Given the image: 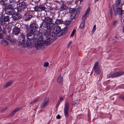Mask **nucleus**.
<instances>
[{
	"label": "nucleus",
	"instance_id": "obj_45",
	"mask_svg": "<svg viewBox=\"0 0 124 124\" xmlns=\"http://www.w3.org/2000/svg\"><path fill=\"white\" fill-rule=\"evenodd\" d=\"M118 21L117 20L114 21L112 23L113 25V26H115L117 23Z\"/></svg>",
	"mask_w": 124,
	"mask_h": 124
},
{
	"label": "nucleus",
	"instance_id": "obj_12",
	"mask_svg": "<svg viewBox=\"0 0 124 124\" xmlns=\"http://www.w3.org/2000/svg\"><path fill=\"white\" fill-rule=\"evenodd\" d=\"M49 100V99L48 97H47L44 99L40 105V108H42L45 107L48 104Z\"/></svg>",
	"mask_w": 124,
	"mask_h": 124
},
{
	"label": "nucleus",
	"instance_id": "obj_55",
	"mask_svg": "<svg viewBox=\"0 0 124 124\" xmlns=\"http://www.w3.org/2000/svg\"><path fill=\"white\" fill-rule=\"evenodd\" d=\"M71 42H69L68 44V47H69L71 45Z\"/></svg>",
	"mask_w": 124,
	"mask_h": 124
},
{
	"label": "nucleus",
	"instance_id": "obj_7",
	"mask_svg": "<svg viewBox=\"0 0 124 124\" xmlns=\"http://www.w3.org/2000/svg\"><path fill=\"white\" fill-rule=\"evenodd\" d=\"M114 5H113V8L114 10L115 15L116 16L118 15L120 16L124 15L123 16H124V10H123L122 8L117 7V8L115 10L114 7Z\"/></svg>",
	"mask_w": 124,
	"mask_h": 124
},
{
	"label": "nucleus",
	"instance_id": "obj_30",
	"mask_svg": "<svg viewBox=\"0 0 124 124\" xmlns=\"http://www.w3.org/2000/svg\"><path fill=\"white\" fill-rule=\"evenodd\" d=\"M39 6L41 12L44 11L46 12V9H47V8H46L41 5H39Z\"/></svg>",
	"mask_w": 124,
	"mask_h": 124
},
{
	"label": "nucleus",
	"instance_id": "obj_1",
	"mask_svg": "<svg viewBox=\"0 0 124 124\" xmlns=\"http://www.w3.org/2000/svg\"><path fill=\"white\" fill-rule=\"evenodd\" d=\"M47 35H44V36H39L40 39V36L43 37V43L46 45H49L51 43V41L53 42L54 40L55 39L56 34L54 32L50 33L47 34ZM42 37H41V38Z\"/></svg>",
	"mask_w": 124,
	"mask_h": 124
},
{
	"label": "nucleus",
	"instance_id": "obj_29",
	"mask_svg": "<svg viewBox=\"0 0 124 124\" xmlns=\"http://www.w3.org/2000/svg\"><path fill=\"white\" fill-rule=\"evenodd\" d=\"M67 6H65L64 4H63L60 8L61 10L62 11L65 10L67 9Z\"/></svg>",
	"mask_w": 124,
	"mask_h": 124
},
{
	"label": "nucleus",
	"instance_id": "obj_51",
	"mask_svg": "<svg viewBox=\"0 0 124 124\" xmlns=\"http://www.w3.org/2000/svg\"><path fill=\"white\" fill-rule=\"evenodd\" d=\"M3 34L0 33V39H1L3 38Z\"/></svg>",
	"mask_w": 124,
	"mask_h": 124
},
{
	"label": "nucleus",
	"instance_id": "obj_26",
	"mask_svg": "<svg viewBox=\"0 0 124 124\" xmlns=\"http://www.w3.org/2000/svg\"><path fill=\"white\" fill-rule=\"evenodd\" d=\"M116 77H119L124 74V71H119L116 72Z\"/></svg>",
	"mask_w": 124,
	"mask_h": 124
},
{
	"label": "nucleus",
	"instance_id": "obj_60",
	"mask_svg": "<svg viewBox=\"0 0 124 124\" xmlns=\"http://www.w3.org/2000/svg\"><path fill=\"white\" fill-rule=\"evenodd\" d=\"M1 26H0V32H1Z\"/></svg>",
	"mask_w": 124,
	"mask_h": 124
},
{
	"label": "nucleus",
	"instance_id": "obj_61",
	"mask_svg": "<svg viewBox=\"0 0 124 124\" xmlns=\"http://www.w3.org/2000/svg\"><path fill=\"white\" fill-rule=\"evenodd\" d=\"M73 95V93L72 94H71V95H70V97L72 96Z\"/></svg>",
	"mask_w": 124,
	"mask_h": 124
},
{
	"label": "nucleus",
	"instance_id": "obj_18",
	"mask_svg": "<svg viewBox=\"0 0 124 124\" xmlns=\"http://www.w3.org/2000/svg\"><path fill=\"white\" fill-rule=\"evenodd\" d=\"M25 35L23 33H20V39L19 42H21L22 44H23L25 42Z\"/></svg>",
	"mask_w": 124,
	"mask_h": 124
},
{
	"label": "nucleus",
	"instance_id": "obj_36",
	"mask_svg": "<svg viewBox=\"0 0 124 124\" xmlns=\"http://www.w3.org/2000/svg\"><path fill=\"white\" fill-rule=\"evenodd\" d=\"M88 15L85 13V14L83 15L82 17V20H85V19L87 17V16Z\"/></svg>",
	"mask_w": 124,
	"mask_h": 124
},
{
	"label": "nucleus",
	"instance_id": "obj_33",
	"mask_svg": "<svg viewBox=\"0 0 124 124\" xmlns=\"http://www.w3.org/2000/svg\"><path fill=\"white\" fill-rule=\"evenodd\" d=\"M6 39L10 42H13V40L10 36L9 35H7L6 37Z\"/></svg>",
	"mask_w": 124,
	"mask_h": 124
},
{
	"label": "nucleus",
	"instance_id": "obj_17",
	"mask_svg": "<svg viewBox=\"0 0 124 124\" xmlns=\"http://www.w3.org/2000/svg\"><path fill=\"white\" fill-rule=\"evenodd\" d=\"M20 28L15 27L13 30L12 34L13 35H17L20 32Z\"/></svg>",
	"mask_w": 124,
	"mask_h": 124
},
{
	"label": "nucleus",
	"instance_id": "obj_42",
	"mask_svg": "<svg viewBox=\"0 0 124 124\" xmlns=\"http://www.w3.org/2000/svg\"><path fill=\"white\" fill-rule=\"evenodd\" d=\"M49 63L48 62H45L43 65L45 67H46L48 66Z\"/></svg>",
	"mask_w": 124,
	"mask_h": 124
},
{
	"label": "nucleus",
	"instance_id": "obj_8",
	"mask_svg": "<svg viewBox=\"0 0 124 124\" xmlns=\"http://www.w3.org/2000/svg\"><path fill=\"white\" fill-rule=\"evenodd\" d=\"M93 69L94 72L97 74H100L101 70L99 66V63L98 62H96L94 64L93 67Z\"/></svg>",
	"mask_w": 124,
	"mask_h": 124
},
{
	"label": "nucleus",
	"instance_id": "obj_23",
	"mask_svg": "<svg viewBox=\"0 0 124 124\" xmlns=\"http://www.w3.org/2000/svg\"><path fill=\"white\" fill-rule=\"evenodd\" d=\"M1 43L2 45L4 46H6L8 45V42L7 41L4 39L1 40Z\"/></svg>",
	"mask_w": 124,
	"mask_h": 124
},
{
	"label": "nucleus",
	"instance_id": "obj_27",
	"mask_svg": "<svg viewBox=\"0 0 124 124\" xmlns=\"http://www.w3.org/2000/svg\"><path fill=\"white\" fill-rule=\"evenodd\" d=\"M85 25V20H82L79 26L80 28L82 29H84Z\"/></svg>",
	"mask_w": 124,
	"mask_h": 124
},
{
	"label": "nucleus",
	"instance_id": "obj_62",
	"mask_svg": "<svg viewBox=\"0 0 124 124\" xmlns=\"http://www.w3.org/2000/svg\"><path fill=\"white\" fill-rule=\"evenodd\" d=\"M115 38H116H116H117V36H115Z\"/></svg>",
	"mask_w": 124,
	"mask_h": 124
},
{
	"label": "nucleus",
	"instance_id": "obj_21",
	"mask_svg": "<svg viewBox=\"0 0 124 124\" xmlns=\"http://www.w3.org/2000/svg\"><path fill=\"white\" fill-rule=\"evenodd\" d=\"M33 17L31 15L25 14L24 16V20L26 21H29Z\"/></svg>",
	"mask_w": 124,
	"mask_h": 124
},
{
	"label": "nucleus",
	"instance_id": "obj_16",
	"mask_svg": "<svg viewBox=\"0 0 124 124\" xmlns=\"http://www.w3.org/2000/svg\"><path fill=\"white\" fill-rule=\"evenodd\" d=\"M113 15L112 8L110 6H109L108 14V18L109 20H112L113 18Z\"/></svg>",
	"mask_w": 124,
	"mask_h": 124
},
{
	"label": "nucleus",
	"instance_id": "obj_44",
	"mask_svg": "<svg viewBox=\"0 0 124 124\" xmlns=\"http://www.w3.org/2000/svg\"><path fill=\"white\" fill-rule=\"evenodd\" d=\"M16 0H9V2L11 3H15L16 2Z\"/></svg>",
	"mask_w": 124,
	"mask_h": 124
},
{
	"label": "nucleus",
	"instance_id": "obj_54",
	"mask_svg": "<svg viewBox=\"0 0 124 124\" xmlns=\"http://www.w3.org/2000/svg\"><path fill=\"white\" fill-rule=\"evenodd\" d=\"M112 41L113 42L116 43V42H117V41L115 39H112Z\"/></svg>",
	"mask_w": 124,
	"mask_h": 124
},
{
	"label": "nucleus",
	"instance_id": "obj_49",
	"mask_svg": "<svg viewBox=\"0 0 124 124\" xmlns=\"http://www.w3.org/2000/svg\"><path fill=\"white\" fill-rule=\"evenodd\" d=\"M83 0H76L75 3L76 4L78 3V1H80V3Z\"/></svg>",
	"mask_w": 124,
	"mask_h": 124
},
{
	"label": "nucleus",
	"instance_id": "obj_3",
	"mask_svg": "<svg viewBox=\"0 0 124 124\" xmlns=\"http://www.w3.org/2000/svg\"><path fill=\"white\" fill-rule=\"evenodd\" d=\"M27 32V39L29 40H32L34 38L36 39H39V41H41L43 40V37L40 36V32L39 31H37V34L36 33L34 32V33H33V32H31L30 31Z\"/></svg>",
	"mask_w": 124,
	"mask_h": 124
},
{
	"label": "nucleus",
	"instance_id": "obj_2",
	"mask_svg": "<svg viewBox=\"0 0 124 124\" xmlns=\"http://www.w3.org/2000/svg\"><path fill=\"white\" fill-rule=\"evenodd\" d=\"M48 26L47 24L44 22L40 24L39 29L41 31V33L44 35H47L48 34L51 33V31L52 29L49 27H50Z\"/></svg>",
	"mask_w": 124,
	"mask_h": 124
},
{
	"label": "nucleus",
	"instance_id": "obj_31",
	"mask_svg": "<svg viewBox=\"0 0 124 124\" xmlns=\"http://www.w3.org/2000/svg\"><path fill=\"white\" fill-rule=\"evenodd\" d=\"M121 2V0H116V3L114 5H116V7H118L120 4Z\"/></svg>",
	"mask_w": 124,
	"mask_h": 124
},
{
	"label": "nucleus",
	"instance_id": "obj_50",
	"mask_svg": "<svg viewBox=\"0 0 124 124\" xmlns=\"http://www.w3.org/2000/svg\"><path fill=\"white\" fill-rule=\"evenodd\" d=\"M38 100L37 99H35V100H33V101H31L30 103L31 104L37 101Z\"/></svg>",
	"mask_w": 124,
	"mask_h": 124
},
{
	"label": "nucleus",
	"instance_id": "obj_25",
	"mask_svg": "<svg viewBox=\"0 0 124 124\" xmlns=\"http://www.w3.org/2000/svg\"><path fill=\"white\" fill-rule=\"evenodd\" d=\"M63 21L62 19H57L55 22V24H60L62 23Z\"/></svg>",
	"mask_w": 124,
	"mask_h": 124
},
{
	"label": "nucleus",
	"instance_id": "obj_34",
	"mask_svg": "<svg viewBox=\"0 0 124 124\" xmlns=\"http://www.w3.org/2000/svg\"><path fill=\"white\" fill-rule=\"evenodd\" d=\"M8 3L3 2L2 4L3 6H5L6 8H7L9 6V5H8Z\"/></svg>",
	"mask_w": 124,
	"mask_h": 124
},
{
	"label": "nucleus",
	"instance_id": "obj_46",
	"mask_svg": "<svg viewBox=\"0 0 124 124\" xmlns=\"http://www.w3.org/2000/svg\"><path fill=\"white\" fill-rule=\"evenodd\" d=\"M1 32L5 35H6L7 33V32L6 31L5 29H4L2 30Z\"/></svg>",
	"mask_w": 124,
	"mask_h": 124
},
{
	"label": "nucleus",
	"instance_id": "obj_64",
	"mask_svg": "<svg viewBox=\"0 0 124 124\" xmlns=\"http://www.w3.org/2000/svg\"><path fill=\"white\" fill-rule=\"evenodd\" d=\"M123 22H124V19H123Z\"/></svg>",
	"mask_w": 124,
	"mask_h": 124
},
{
	"label": "nucleus",
	"instance_id": "obj_15",
	"mask_svg": "<svg viewBox=\"0 0 124 124\" xmlns=\"http://www.w3.org/2000/svg\"><path fill=\"white\" fill-rule=\"evenodd\" d=\"M9 20V17L8 16H4L3 15H2L0 16V21L1 23L7 22Z\"/></svg>",
	"mask_w": 124,
	"mask_h": 124
},
{
	"label": "nucleus",
	"instance_id": "obj_53",
	"mask_svg": "<svg viewBox=\"0 0 124 124\" xmlns=\"http://www.w3.org/2000/svg\"><path fill=\"white\" fill-rule=\"evenodd\" d=\"M7 107H6L4 109H3L1 110V111L2 112H4L6 111L7 109Z\"/></svg>",
	"mask_w": 124,
	"mask_h": 124
},
{
	"label": "nucleus",
	"instance_id": "obj_19",
	"mask_svg": "<svg viewBox=\"0 0 124 124\" xmlns=\"http://www.w3.org/2000/svg\"><path fill=\"white\" fill-rule=\"evenodd\" d=\"M35 47L37 49H40L44 48V46L43 44L41 43H37L35 44Z\"/></svg>",
	"mask_w": 124,
	"mask_h": 124
},
{
	"label": "nucleus",
	"instance_id": "obj_6",
	"mask_svg": "<svg viewBox=\"0 0 124 124\" xmlns=\"http://www.w3.org/2000/svg\"><path fill=\"white\" fill-rule=\"evenodd\" d=\"M30 27L31 28V31L34 32L37 34V31H39L37 30L39 29L38 25L37 24L35 23H31L30 25Z\"/></svg>",
	"mask_w": 124,
	"mask_h": 124
},
{
	"label": "nucleus",
	"instance_id": "obj_28",
	"mask_svg": "<svg viewBox=\"0 0 124 124\" xmlns=\"http://www.w3.org/2000/svg\"><path fill=\"white\" fill-rule=\"evenodd\" d=\"M57 81L59 83H62L63 81V78L62 76H60L57 78Z\"/></svg>",
	"mask_w": 124,
	"mask_h": 124
},
{
	"label": "nucleus",
	"instance_id": "obj_59",
	"mask_svg": "<svg viewBox=\"0 0 124 124\" xmlns=\"http://www.w3.org/2000/svg\"><path fill=\"white\" fill-rule=\"evenodd\" d=\"M77 102H74L73 104H72V105H73L74 106L77 103Z\"/></svg>",
	"mask_w": 124,
	"mask_h": 124
},
{
	"label": "nucleus",
	"instance_id": "obj_63",
	"mask_svg": "<svg viewBox=\"0 0 124 124\" xmlns=\"http://www.w3.org/2000/svg\"><path fill=\"white\" fill-rule=\"evenodd\" d=\"M99 0H95V2L97 1H99Z\"/></svg>",
	"mask_w": 124,
	"mask_h": 124
},
{
	"label": "nucleus",
	"instance_id": "obj_47",
	"mask_svg": "<svg viewBox=\"0 0 124 124\" xmlns=\"http://www.w3.org/2000/svg\"><path fill=\"white\" fill-rule=\"evenodd\" d=\"M96 25H95L93 28V29L92 31V32H93V33L96 30Z\"/></svg>",
	"mask_w": 124,
	"mask_h": 124
},
{
	"label": "nucleus",
	"instance_id": "obj_32",
	"mask_svg": "<svg viewBox=\"0 0 124 124\" xmlns=\"http://www.w3.org/2000/svg\"><path fill=\"white\" fill-rule=\"evenodd\" d=\"M25 29H26V31L27 32L31 31V28L29 27L28 25H25Z\"/></svg>",
	"mask_w": 124,
	"mask_h": 124
},
{
	"label": "nucleus",
	"instance_id": "obj_38",
	"mask_svg": "<svg viewBox=\"0 0 124 124\" xmlns=\"http://www.w3.org/2000/svg\"><path fill=\"white\" fill-rule=\"evenodd\" d=\"M76 30L75 29H74L73 30L71 35V37H72L74 36V33L76 32Z\"/></svg>",
	"mask_w": 124,
	"mask_h": 124
},
{
	"label": "nucleus",
	"instance_id": "obj_24",
	"mask_svg": "<svg viewBox=\"0 0 124 124\" xmlns=\"http://www.w3.org/2000/svg\"><path fill=\"white\" fill-rule=\"evenodd\" d=\"M13 82V81H9L8 82L4 85V88H6L10 85Z\"/></svg>",
	"mask_w": 124,
	"mask_h": 124
},
{
	"label": "nucleus",
	"instance_id": "obj_43",
	"mask_svg": "<svg viewBox=\"0 0 124 124\" xmlns=\"http://www.w3.org/2000/svg\"><path fill=\"white\" fill-rule=\"evenodd\" d=\"M26 45L27 46H29L31 45V43L30 41H27L26 42Z\"/></svg>",
	"mask_w": 124,
	"mask_h": 124
},
{
	"label": "nucleus",
	"instance_id": "obj_56",
	"mask_svg": "<svg viewBox=\"0 0 124 124\" xmlns=\"http://www.w3.org/2000/svg\"><path fill=\"white\" fill-rule=\"evenodd\" d=\"M60 99L61 100V101H62L64 99L63 97H61L60 98Z\"/></svg>",
	"mask_w": 124,
	"mask_h": 124
},
{
	"label": "nucleus",
	"instance_id": "obj_13",
	"mask_svg": "<svg viewBox=\"0 0 124 124\" xmlns=\"http://www.w3.org/2000/svg\"><path fill=\"white\" fill-rule=\"evenodd\" d=\"M76 8H70L69 11L71 13L70 16V18L71 19H73L76 18V15L75 14V11Z\"/></svg>",
	"mask_w": 124,
	"mask_h": 124
},
{
	"label": "nucleus",
	"instance_id": "obj_4",
	"mask_svg": "<svg viewBox=\"0 0 124 124\" xmlns=\"http://www.w3.org/2000/svg\"><path fill=\"white\" fill-rule=\"evenodd\" d=\"M41 19L44 23H46L49 26V28H51L52 29L53 28L54 25V22L53 19L49 16H41Z\"/></svg>",
	"mask_w": 124,
	"mask_h": 124
},
{
	"label": "nucleus",
	"instance_id": "obj_57",
	"mask_svg": "<svg viewBox=\"0 0 124 124\" xmlns=\"http://www.w3.org/2000/svg\"><path fill=\"white\" fill-rule=\"evenodd\" d=\"M15 114V113L13 111L11 114V116H13Z\"/></svg>",
	"mask_w": 124,
	"mask_h": 124
},
{
	"label": "nucleus",
	"instance_id": "obj_58",
	"mask_svg": "<svg viewBox=\"0 0 124 124\" xmlns=\"http://www.w3.org/2000/svg\"><path fill=\"white\" fill-rule=\"evenodd\" d=\"M8 0H1L0 1L3 2H5L7 1Z\"/></svg>",
	"mask_w": 124,
	"mask_h": 124
},
{
	"label": "nucleus",
	"instance_id": "obj_22",
	"mask_svg": "<svg viewBox=\"0 0 124 124\" xmlns=\"http://www.w3.org/2000/svg\"><path fill=\"white\" fill-rule=\"evenodd\" d=\"M107 77L108 78H113L116 77V72L112 73L108 75L107 76Z\"/></svg>",
	"mask_w": 124,
	"mask_h": 124
},
{
	"label": "nucleus",
	"instance_id": "obj_52",
	"mask_svg": "<svg viewBox=\"0 0 124 124\" xmlns=\"http://www.w3.org/2000/svg\"><path fill=\"white\" fill-rule=\"evenodd\" d=\"M61 117V116L60 115L58 114L56 116V118L57 119H60Z\"/></svg>",
	"mask_w": 124,
	"mask_h": 124
},
{
	"label": "nucleus",
	"instance_id": "obj_35",
	"mask_svg": "<svg viewBox=\"0 0 124 124\" xmlns=\"http://www.w3.org/2000/svg\"><path fill=\"white\" fill-rule=\"evenodd\" d=\"M80 12L79 11V8H77L76 9V8L75 13V14L76 15V18L77 17L78 15L79 14Z\"/></svg>",
	"mask_w": 124,
	"mask_h": 124
},
{
	"label": "nucleus",
	"instance_id": "obj_14",
	"mask_svg": "<svg viewBox=\"0 0 124 124\" xmlns=\"http://www.w3.org/2000/svg\"><path fill=\"white\" fill-rule=\"evenodd\" d=\"M5 11L6 14L8 15H13L14 12V10L12 8L8 7V8H6L5 10Z\"/></svg>",
	"mask_w": 124,
	"mask_h": 124
},
{
	"label": "nucleus",
	"instance_id": "obj_39",
	"mask_svg": "<svg viewBox=\"0 0 124 124\" xmlns=\"http://www.w3.org/2000/svg\"><path fill=\"white\" fill-rule=\"evenodd\" d=\"M90 11V8L89 7L86 9L85 12V13H86V14L88 15Z\"/></svg>",
	"mask_w": 124,
	"mask_h": 124
},
{
	"label": "nucleus",
	"instance_id": "obj_10",
	"mask_svg": "<svg viewBox=\"0 0 124 124\" xmlns=\"http://www.w3.org/2000/svg\"><path fill=\"white\" fill-rule=\"evenodd\" d=\"M22 16L21 14L19 12H14V14L12 16V18L14 20H17L20 19Z\"/></svg>",
	"mask_w": 124,
	"mask_h": 124
},
{
	"label": "nucleus",
	"instance_id": "obj_37",
	"mask_svg": "<svg viewBox=\"0 0 124 124\" xmlns=\"http://www.w3.org/2000/svg\"><path fill=\"white\" fill-rule=\"evenodd\" d=\"M22 108H17L16 109H14V110H13V111L15 113L16 112H17V111H19L21 109H22Z\"/></svg>",
	"mask_w": 124,
	"mask_h": 124
},
{
	"label": "nucleus",
	"instance_id": "obj_41",
	"mask_svg": "<svg viewBox=\"0 0 124 124\" xmlns=\"http://www.w3.org/2000/svg\"><path fill=\"white\" fill-rule=\"evenodd\" d=\"M71 23V22L70 21H66L65 22V24L66 25H69Z\"/></svg>",
	"mask_w": 124,
	"mask_h": 124
},
{
	"label": "nucleus",
	"instance_id": "obj_48",
	"mask_svg": "<svg viewBox=\"0 0 124 124\" xmlns=\"http://www.w3.org/2000/svg\"><path fill=\"white\" fill-rule=\"evenodd\" d=\"M119 98H121L124 101V96L121 95L119 96Z\"/></svg>",
	"mask_w": 124,
	"mask_h": 124
},
{
	"label": "nucleus",
	"instance_id": "obj_20",
	"mask_svg": "<svg viewBox=\"0 0 124 124\" xmlns=\"http://www.w3.org/2000/svg\"><path fill=\"white\" fill-rule=\"evenodd\" d=\"M33 8L34 9V10H31L30 11V12H31L32 13H35V11L36 12H41L39 6H35Z\"/></svg>",
	"mask_w": 124,
	"mask_h": 124
},
{
	"label": "nucleus",
	"instance_id": "obj_5",
	"mask_svg": "<svg viewBox=\"0 0 124 124\" xmlns=\"http://www.w3.org/2000/svg\"><path fill=\"white\" fill-rule=\"evenodd\" d=\"M54 29L56 32V33H55L56 36L61 32L60 35H58V36H59L64 35L67 31L68 29L67 27H65L62 30L60 27L59 26H57L56 27H54Z\"/></svg>",
	"mask_w": 124,
	"mask_h": 124
},
{
	"label": "nucleus",
	"instance_id": "obj_40",
	"mask_svg": "<svg viewBox=\"0 0 124 124\" xmlns=\"http://www.w3.org/2000/svg\"><path fill=\"white\" fill-rule=\"evenodd\" d=\"M61 101L60 100L58 101L57 102V103L56 105L55 108H57L59 106L60 103Z\"/></svg>",
	"mask_w": 124,
	"mask_h": 124
},
{
	"label": "nucleus",
	"instance_id": "obj_11",
	"mask_svg": "<svg viewBox=\"0 0 124 124\" xmlns=\"http://www.w3.org/2000/svg\"><path fill=\"white\" fill-rule=\"evenodd\" d=\"M28 5V4L24 1H23L20 3L18 8L21 12L23 11L24 10L26 9Z\"/></svg>",
	"mask_w": 124,
	"mask_h": 124
},
{
	"label": "nucleus",
	"instance_id": "obj_9",
	"mask_svg": "<svg viewBox=\"0 0 124 124\" xmlns=\"http://www.w3.org/2000/svg\"><path fill=\"white\" fill-rule=\"evenodd\" d=\"M69 103L68 102L65 103L64 108V114L66 117H68L69 116Z\"/></svg>",
	"mask_w": 124,
	"mask_h": 124
}]
</instances>
